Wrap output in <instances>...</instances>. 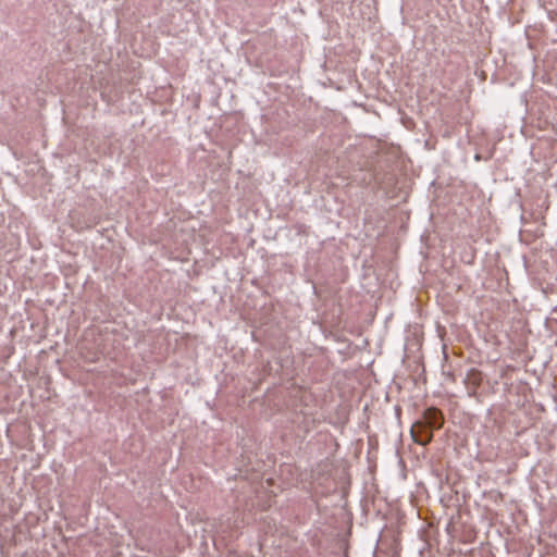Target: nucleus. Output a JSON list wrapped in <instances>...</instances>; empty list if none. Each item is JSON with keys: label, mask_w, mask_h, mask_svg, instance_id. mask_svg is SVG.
I'll return each mask as SVG.
<instances>
[{"label": "nucleus", "mask_w": 557, "mask_h": 557, "mask_svg": "<svg viewBox=\"0 0 557 557\" xmlns=\"http://www.w3.org/2000/svg\"><path fill=\"white\" fill-rule=\"evenodd\" d=\"M444 416L442 411L435 407L425 409L422 418L417 420L410 429V435L416 444L426 446L433 440V430L443 426Z\"/></svg>", "instance_id": "1"}, {"label": "nucleus", "mask_w": 557, "mask_h": 557, "mask_svg": "<svg viewBox=\"0 0 557 557\" xmlns=\"http://www.w3.org/2000/svg\"><path fill=\"white\" fill-rule=\"evenodd\" d=\"M482 375L481 372L471 369L465 379V384L467 385L468 395L473 397L476 394V388L481 384Z\"/></svg>", "instance_id": "2"}]
</instances>
